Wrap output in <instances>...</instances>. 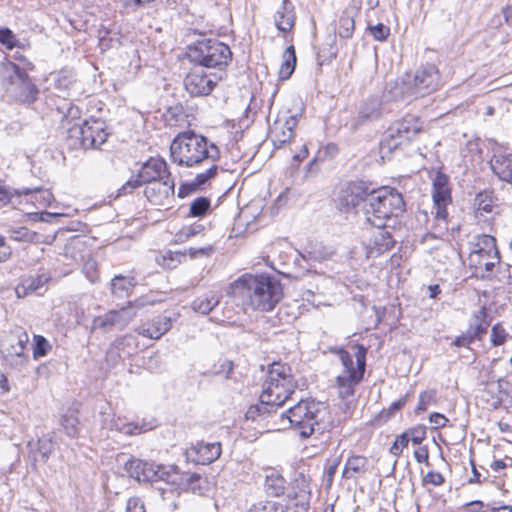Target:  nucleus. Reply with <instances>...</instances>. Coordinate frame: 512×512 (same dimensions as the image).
Segmentation results:
<instances>
[{
    "label": "nucleus",
    "mask_w": 512,
    "mask_h": 512,
    "mask_svg": "<svg viewBox=\"0 0 512 512\" xmlns=\"http://www.w3.org/2000/svg\"><path fill=\"white\" fill-rule=\"evenodd\" d=\"M170 158L181 167L194 168L206 165L208 168L196 175L191 185H181L178 196L184 198L194 187H200L215 177L218 171L216 162L220 158L218 147L206 137L193 130L178 133L170 144Z\"/></svg>",
    "instance_id": "1"
},
{
    "label": "nucleus",
    "mask_w": 512,
    "mask_h": 512,
    "mask_svg": "<svg viewBox=\"0 0 512 512\" xmlns=\"http://www.w3.org/2000/svg\"><path fill=\"white\" fill-rule=\"evenodd\" d=\"M280 281L268 274H244L231 283L228 295L244 307L271 311L282 298Z\"/></svg>",
    "instance_id": "2"
},
{
    "label": "nucleus",
    "mask_w": 512,
    "mask_h": 512,
    "mask_svg": "<svg viewBox=\"0 0 512 512\" xmlns=\"http://www.w3.org/2000/svg\"><path fill=\"white\" fill-rule=\"evenodd\" d=\"M296 381L291 368L285 364L274 362L270 365L267 378L260 394V406L251 407L247 415L253 417L255 411L271 413L273 408L282 406L294 393Z\"/></svg>",
    "instance_id": "3"
},
{
    "label": "nucleus",
    "mask_w": 512,
    "mask_h": 512,
    "mask_svg": "<svg viewBox=\"0 0 512 512\" xmlns=\"http://www.w3.org/2000/svg\"><path fill=\"white\" fill-rule=\"evenodd\" d=\"M405 210L402 195L394 188L370 189L363 212L368 223L375 228L385 227L391 217L400 216Z\"/></svg>",
    "instance_id": "4"
},
{
    "label": "nucleus",
    "mask_w": 512,
    "mask_h": 512,
    "mask_svg": "<svg viewBox=\"0 0 512 512\" xmlns=\"http://www.w3.org/2000/svg\"><path fill=\"white\" fill-rule=\"evenodd\" d=\"M342 372L336 377L338 395L342 400L349 401L355 393V386L363 379L366 367V350L359 346L355 353L356 363L353 356L345 350L337 351Z\"/></svg>",
    "instance_id": "5"
},
{
    "label": "nucleus",
    "mask_w": 512,
    "mask_h": 512,
    "mask_svg": "<svg viewBox=\"0 0 512 512\" xmlns=\"http://www.w3.org/2000/svg\"><path fill=\"white\" fill-rule=\"evenodd\" d=\"M421 130L422 125L419 119L413 115H408L391 124L379 144L381 158L390 159L394 152L402 150Z\"/></svg>",
    "instance_id": "6"
},
{
    "label": "nucleus",
    "mask_w": 512,
    "mask_h": 512,
    "mask_svg": "<svg viewBox=\"0 0 512 512\" xmlns=\"http://www.w3.org/2000/svg\"><path fill=\"white\" fill-rule=\"evenodd\" d=\"M325 415L326 407L323 403L315 400H300L282 414V419L299 431L302 437L307 438L313 434L315 426L319 425Z\"/></svg>",
    "instance_id": "7"
},
{
    "label": "nucleus",
    "mask_w": 512,
    "mask_h": 512,
    "mask_svg": "<svg viewBox=\"0 0 512 512\" xmlns=\"http://www.w3.org/2000/svg\"><path fill=\"white\" fill-rule=\"evenodd\" d=\"M441 77L438 68L429 64L419 68L413 79L396 83L394 98L413 99L424 97L436 91L441 86Z\"/></svg>",
    "instance_id": "8"
},
{
    "label": "nucleus",
    "mask_w": 512,
    "mask_h": 512,
    "mask_svg": "<svg viewBox=\"0 0 512 512\" xmlns=\"http://www.w3.org/2000/svg\"><path fill=\"white\" fill-rule=\"evenodd\" d=\"M187 55L199 67L218 68L219 72H224L223 67L230 61L232 53L229 46L222 42L201 39L188 47Z\"/></svg>",
    "instance_id": "9"
},
{
    "label": "nucleus",
    "mask_w": 512,
    "mask_h": 512,
    "mask_svg": "<svg viewBox=\"0 0 512 512\" xmlns=\"http://www.w3.org/2000/svg\"><path fill=\"white\" fill-rule=\"evenodd\" d=\"M3 87L9 98L20 103L31 104L36 101L39 90L27 73L18 65L8 62L3 68Z\"/></svg>",
    "instance_id": "10"
},
{
    "label": "nucleus",
    "mask_w": 512,
    "mask_h": 512,
    "mask_svg": "<svg viewBox=\"0 0 512 512\" xmlns=\"http://www.w3.org/2000/svg\"><path fill=\"white\" fill-rule=\"evenodd\" d=\"M178 473V467L175 465H155L151 462L130 458L123 462V471L120 476L132 480H165Z\"/></svg>",
    "instance_id": "11"
},
{
    "label": "nucleus",
    "mask_w": 512,
    "mask_h": 512,
    "mask_svg": "<svg viewBox=\"0 0 512 512\" xmlns=\"http://www.w3.org/2000/svg\"><path fill=\"white\" fill-rule=\"evenodd\" d=\"M70 138L78 141L84 149L99 148L107 140L105 123L99 119L85 120L68 128Z\"/></svg>",
    "instance_id": "12"
},
{
    "label": "nucleus",
    "mask_w": 512,
    "mask_h": 512,
    "mask_svg": "<svg viewBox=\"0 0 512 512\" xmlns=\"http://www.w3.org/2000/svg\"><path fill=\"white\" fill-rule=\"evenodd\" d=\"M468 261L477 272H492L500 262L495 238L490 235H481L471 250Z\"/></svg>",
    "instance_id": "13"
},
{
    "label": "nucleus",
    "mask_w": 512,
    "mask_h": 512,
    "mask_svg": "<svg viewBox=\"0 0 512 512\" xmlns=\"http://www.w3.org/2000/svg\"><path fill=\"white\" fill-rule=\"evenodd\" d=\"M143 306V302L136 300L129 302L127 306L120 310H110L104 315L95 317L91 329L103 332H109L114 328L123 329L134 319L137 314L136 310Z\"/></svg>",
    "instance_id": "14"
},
{
    "label": "nucleus",
    "mask_w": 512,
    "mask_h": 512,
    "mask_svg": "<svg viewBox=\"0 0 512 512\" xmlns=\"http://www.w3.org/2000/svg\"><path fill=\"white\" fill-rule=\"evenodd\" d=\"M224 75L225 72L207 73L203 67L196 66L186 75L184 86L191 96H205L213 90Z\"/></svg>",
    "instance_id": "15"
},
{
    "label": "nucleus",
    "mask_w": 512,
    "mask_h": 512,
    "mask_svg": "<svg viewBox=\"0 0 512 512\" xmlns=\"http://www.w3.org/2000/svg\"><path fill=\"white\" fill-rule=\"evenodd\" d=\"M29 342L27 332L22 331L17 335H10L2 340L0 351L7 362L14 367L23 366L28 359L25 353L26 345Z\"/></svg>",
    "instance_id": "16"
},
{
    "label": "nucleus",
    "mask_w": 512,
    "mask_h": 512,
    "mask_svg": "<svg viewBox=\"0 0 512 512\" xmlns=\"http://www.w3.org/2000/svg\"><path fill=\"white\" fill-rule=\"evenodd\" d=\"M297 123V116L291 115L288 111L280 112L277 115L269 130V138L275 148H281L291 141Z\"/></svg>",
    "instance_id": "17"
},
{
    "label": "nucleus",
    "mask_w": 512,
    "mask_h": 512,
    "mask_svg": "<svg viewBox=\"0 0 512 512\" xmlns=\"http://www.w3.org/2000/svg\"><path fill=\"white\" fill-rule=\"evenodd\" d=\"M432 199L435 209V217L445 221L447 218L446 207L451 203V189L447 175L438 172L432 181Z\"/></svg>",
    "instance_id": "18"
},
{
    "label": "nucleus",
    "mask_w": 512,
    "mask_h": 512,
    "mask_svg": "<svg viewBox=\"0 0 512 512\" xmlns=\"http://www.w3.org/2000/svg\"><path fill=\"white\" fill-rule=\"evenodd\" d=\"M369 188L363 183H351L341 189L337 196V205L340 210L348 211L361 203L366 204Z\"/></svg>",
    "instance_id": "19"
},
{
    "label": "nucleus",
    "mask_w": 512,
    "mask_h": 512,
    "mask_svg": "<svg viewBox=\"0 0 512 512\" xmlns=\"http://www.w3.org/2000/svg\"><path fill=\"white\" fill-rule=\"evenodd\" d=\"M174 186L175 183L171 178L152 181L146 185L144 194L151 204L163 207L173 198Z\"/></svg>",
    "instance_id": "20"
},
{
    "label": "nucleus",
    "mask_w": 512,
    "mask_h": 512,
    "mask_svg": "<svg viewBox=\"0 0 512 512\" xmlns=\"http://www.w3.org/2000/svg\"><path fill=\"white\" fill-rule=\"evenodd\" d=\"M508 398H512V385L506 380L489 382L481 391V399L494 409Z\"/></svg>",
    "instance_id": "21"
},
{
    "label": "nucleus",
    "mask_w": 512,
    "mask_h": 512,
    "mask_svg": "<svg viewBox=\"0 0 512 512\" xmlns=\"http://www.w3.org/2000/svg\"><path fill=\"white\" fill-rule=\"evenodd\" d=\"M221 455V444L219 442L204 443L198 442L186 451V457L197 464H210Z\"/></svg>",
    "instance_id": "22"
},
{
    "label": "nucleus",
    "mask_w": 512,
    "mask_h": 512,
    "mask_svg": "<svg viewBox=\"0 0 512 512\" xmlns=\"http://www.w3.org/2000/svg\"><path fill=\"white\" fill-rule=\"evenodd\" d=\"M139 177L147 184L152 181L165 180L170 177L167 163L161 158H151L143 164Z\"/></svg>",
    "instance_id": "23"
},
{
    "label": "nucleus",
    "mask_w": 512,
    "mask_h": 512,
    "mask_svg": "<svg viewBox=\"0 0 512 512\" xmlns=\"http://www.w3.org/2000/svg\"><path fill=\"white\" fill-rule=\"evenodd\" d=\"M394 239L391 234L383 228H376L366 246H367V256L368 257H377L378 255L390 250L394 246Z\"/></svg>",
    "instance_id": "24"
},
{
    "label": "nucleus",
    "mask_w": 512,
    "mask_h": 512,
    "mask_svg": "<svg viewBox=\"0 0 512 512\" xmlns=\"http://www.w3.org/2000/svg\"><path fill=\"white\" fill-rule=\"evenodd\" d=\"M171 329V320L166 316H157L147 324L136 328V332L146 338L158 340Z\"/></svg>",
    "instance_id": "25"
},
{
    "label": "nucleus",
    "mask_w": 512,
    "mask_h": 512,
    "mask_svg": "<svg viewBox=\"0 0 512 512\" xmlns=\"http://www.w3.org/2000/svg\"><path fill=\"white\" fill-rule=\"evenodd\" d=\"M493 173L502 181L512 184V153L497 151L491 159Z\"/></svg>",
    "instance_id": "26"
},
{
    "label": "nucleus",
    "mask_w": 512,
    "mask_h": 512,
    "mask_svg": "<svg viewBox=\"0 0 512 512\" xmlns=\"http://www.w3.org/2000/svg\"><path fill=\"white\" fill-rule=\"evenodd\" d=\"M381 116V101L378 98H369L359 108L355 120V128L358 125L374 121Z\"/></svg>",
    "instance_id": "27"
},
{
    "label": "nucleus",
    "mask_w": 512,
    "mask_h": 512,
    "mask_svg": "<svg viewBox=\"0 0 512 512\" xmlns=\"http://www.w3.org/2000/svg\"><path fill=\"white\" fill-rule=\"evenodd\" d=\"M358 10L354 6H347L339 18L338 24V35L341 38H350L353 35L355 29L354 18L357 15Z\"/></svg>",
    "instance_id": "28"
},
{
    "label": "nucleus",
    "mask_w": 512,
    "mask_h": 512,
    "mask_svg": "<svg viewBox=\"0 0 512 512\" xmlns=\"http://www.w3.org/2000/svg\"><path fill=\"white\" fill-rule=\"evenodd\" d=\"M276 27L282 31H290L294 25V13L288 0H283L281 7L275 13Z\"/></svg>",
    "instance_id": "29"
},
{
    "label": "nucleus",
    "mask_w": 512,
    "mask_h": 512,
    "mask_svg": "<svg viewBox=\"0 0 512 512\" xmlns=\"http://www.w3.org/2000/svg\"><path fill=\"white\" fill-rule=\"evenodd\" d=\"M489 325L486 309L482 307L479 311L474 313L473 321L470 323L467 332L473 340L481 339L482 335L487 332Z\"/></svg>",
    "instance_id": "30"
},
{
    "label": "nucleus",
    "mask_w": 512,
    "mask_h": 512,
    "mask_svg": "<svg viewBox=\"0 0 512 512\" xmlns=\"http://www.w3.org/2000/svg\"><path fill=\"white\" fill-rule=\"evenodd\" d=\"M135 285L133 277L116 275L111 281V292L118 298H125L130 295Z\"/></svg>",
    "instance_id": "31"
},
{
    "label": "nucleus",
    "mask_w": 512,
    "mask_h": 512,
    "mask_svg": "<svg viewBox=\"0 0 512 512\" xmlns=\"http://www.w3.org/2000/svg\"><path fill=\"white\" fill-rule=\"evenodd\" d=\"M219 302V296L217 294L209 292L196 298L192 302L191 308L195 312L206 315L210 313L219 304Z\"/></svg>",
    "instance_id": "32"
},
{
    "label": "nucleus",
    "mask_w": 512,
    "mask_h": 512,
    "mask_svg": "<svg viewBox=\"0 0 512 512\" xmlns=\"http://www.w3.org/2000/svg\"><path fill=\"white\" fill-rule=\"evenodd\" d=\"M48 281V278L44 275L30 277L24 279L21 284L16 287V295L18 298L25 297L27 294L39 290Z\"/></svg>",
    "instance_id": "33"
},
{
    "label": "nucleus",
    "mask_w": 512,
    "mask_h": 512,
    "mask_svg": "<svg viewBox=\"0 0 512 512\" xmlns=\"http://www.w3.org/2000/svg\"><path fill=\"white\" fill-rule=\"evenodd\" d=\"M366 467V459L356 456L350 458L343 470V477L346 479L360 478L363 476Z\"/></svg>",
    "instance_id": "34"
},
{
    "label": "nucleus",
    "mask_w": 512,
    "mask_h": 512,
    "mask_svg": "<svg viewBox=\"0 0 512 512\" xmlns=\"http://www.w3.org/2000/svg\"><path fill=\"white\" fill-rule=\"evenodd\" d=\"M296 64V55L293 46H289L283 53V62L279 69V76L282 80L288 79L294 69Z\"/></svg>",
    "instance_id": "35"
},
{
    "label": "nucleus",
    "mask_w": 512,
    "mask_h": 512,
    "mask_svg": "<svg viewBox=\"0 0 512 512\" xmlns=\"http://www.w3.org/2000/svg\"><path fill=\"white\" fill-rule=\"evenodd\" d=\"M152 428V425L143 424L140 426L139 424L135 423H125L120 419L114 420L110 427V429H115L126 435L140 434L142 432L151 430Z\"/></svg>",
    "instance_id": "36"
},
{
    "label": "nucleus",
    "mask_w": 512,
    "mask_h": 512,
    "mask_svg": "<svg viewBox=\"0 0 512 512\" xmlns=\"http://www.w3.org/2000/svg\"><path fill=\"white\" fill-rule=\"evenodd\" d=\"M10 238L15 241L35 243L38 241V234L26 227H13L9 230Z\"/></svg>",
    "instance_id": "37"
},
{
    "label": "nucleus",
    "mask_w": 512,
    "mask_h": 512,
    "mask_svg": "<svg viewBox=\"0 0 512 512\" xmlns=\"http://www.w3.org/2000/svg\"><path fill=\"white\" fill-rule=\"evenodd\" d=\"M30 192V188L12 189L10 187L0 185V205L10 204L14 197L28 195Z\"/></svg>",
    "instance_id": "38"
},
{
    "label": "nucleus",
    "mask_w": 512,
    "mask_h": 512,
    "mask_svg": "<svg viewBox=\"0 0 512 512\" xmlns=\"http://www.w3.org/2000/svg\"><path fill=\"white\" fill-rule=\"evenodd\" d=\"M61 425L69 437H76L79 434L80 422L75 414L71 413L63 415Z\"/></svg>",
    "instance_id": "39"
},
{
    "label": "nucleus",
    "mask_w": 512,
    "mask_h": 512,
    "mask_svg": "<svg viewBox=\"0 0 512 512\" xmlns=\"http://www.w3.org/2000/svg\"><path fill=\"white\" fill-rule=\"evenodd\" d=\"M210 209V200L206 197H198L190 204L189 215L202 217Z\"/></svg>",
    "instance_id": "40"
},
{
    "label": "nucleus",
    "mask_w": 512,
    "mask_h": 512,
    "mask_svg": "<svg viewBox=\"0 0 512 512\" xmlns=\"http://www.w3.org/2000/svg\"><path fill=\"white\" fill-rule=\"evenodd\" d=\"M493 196L491 192L483 191L477 194L475 198V206L478 212L489 213L493 208Z\"/></svg>",
    "instance_id": "41"
},
{
    "label": "nucleus",
    "mask_w": 512,
    "mask_h": 512,
    "mask_svg": "<svg viewBox=\"0 0 512 512\" xmlns=\"http://www.w3.org/2000/svg\"><path fill=\"white\" fill-rule=\"evenodd\" d=\"M120 44L117 33H111L109 31H100L99 34V47L101 50H107L114 48Z\"/></svg>",
    "instance_id": "42"
},
{
    "label": "nucleus",
    "mask_w": 512,
    "mask_h": 512,
    "mask_svg": "<svg viewBox=\"0 0 512 512\" xmlns=\"http://www.w3.org/2000/svg\"><path fill=\"white\" fill-rule=\"evenodd\" d=\"M50 349L51 345L46 338L41 335L34 336L33 357L35 359L46 356Z\"/></svg>",
    "instance_id": "43"
},
{
    "label": "nucleus",
    "mask_w": 512,
    "mask_h": 512,
    "mask_svg": "<svg viewBox=\"0 0 512 512\" xmlns=\"http://www.w3.org/2000/svg\"><path fill=\"white\" fill-rule=\"evenodd\" d=\"M507 336L508 333L500 324H495L492 327L491 342L494 346L502 345L506 341Z\"/></svg>",
    "instance_id": "44"
},
{
    "label": "nucleus",
    "mask_w": 512,
    "mask_h": 512,
    "mask_svg": "<svg viewBox=\"0 0 512 512\" xmlns=\"http://www.w3.org/2000/svg\"><path fill=\"white\" fill-rule=\"evenodd\" d=\"M0 43L7 49L12 50L17 43L14 33L8 28L0 29Z\"/></svg>",
    "instance_id": "45"
},
{
    "label": "nucleus",
    "mask_w": 512,
    "mask_h": 512,
    "mask_svg": "<svg viewBox=\"0 0 512 512\" xmlns=\"http://www.w3.org/2000/svg\"><path fill=\"white\" fill-rule=\"evenodd\" d=\"M409 439L408 433H403L397 436L390 448V453L394 456H399L402 453L403 448L408 445Z\"/></svg>",
    "instance_id": "46"
},
{
    "label": "nucleus",
    "mask_w": 512,
    "mask_h": 512,
    "mask_svg": "<svg viewBox=\"0 0 512 512\" xmlns=\"http://www.w3.org/2000/svg\"><path fill=\"white\" fill-rule=\"evenodd\" d=\"M31 192L28 194H35L36 201L40 202L42 205H49L53 200V195L49 190H44L39 187L30 189Z\"/></svg>",
    "instance_id": "47"
},
{
    "label": "nucleus",
    "mask_w": 512,
    "mask_h": 512,
    "mask_svg": "<svg viewBox=\"0 0 512 512\" xmlns=\"http://www.w3.org/2000/svg\"><path fill=\"white\" fill-rule=\"evenodd\" d=\"M214 252V249L212 246L208 245L205 247H190L185 250L184 254L188 255L190 258H198V257H208Z\"/></svg>",
    "instance_id": "48"
},
{
    "label": "nucleus",
    "mask_w": 512,
    "mask_h": 512,
    "mask_svg": "<svg viewBox=\"0 0 512 512\" xmlns=\"http://www.w3.org/2000/svg\"><path fill=\"white\" fill-rule=\"evenodd\" d=\"M265 492L270 497H280L284 495L285 488L282 482H267L265 485Z\"/></svg>",
    "instance_id": "49"
},
{
    "label": "nucleus",
    "mask_w": 512,
    "mask_h": 512,
    "mask_svg": "<svg viewBox=\"0 0 512 512\" xmlns=\"http://www.w3.org/2000/svg\"><path fill=\"white\" fill-rule=\"evenodd\" d=\"M435 392L434 391H425L422 392L419 396V403L417 405L418 411H425L428 406L434 401Z\"/></svg>",
    "instance_id": "50"
},
{
    "label": "nucleus",
    "mask_w": 512,
    "mask_h": 512,
    "mask_svg": "<svg viewBox=\"0 0 512 512\" xmlns=\"http://www.w3.org/2000/svg\"><path fill=\"white\" fill-rule=\"evenodd\" d=\"M155 0H121L122 6L127 11H136L140 8H144Z\"/></svg>",
    "instance_id": "51"
},
{
    "label": "nucleus",
    "mask_w": 512,
    "mask_h": 512,
    "mask_svg": "<svg viewBox=\"0 0 512 512\" xmlns=\"http://www.w3.org/2000/svg\"><path fill=\"white\" fill-rule=\"evenodd\" d=\"M145 183L140 177L139 174L135 177L129 179L120 189L119 194H127L131 193L134 189L139 187L141 184Z\"/></svg>",
    "instance_id": "52"
},
{
    "label": "nucleus",
    "mask_w": 512,
    "mask_h": 512,
    "mask_svg": "<svg viewBox=\"0 0 512 512\" xmlns=\"http://www.w3.org/2000/svg\"><path fill=\"white\" fill-rule=\"evenodd\" d=\"M389 31V28L383 24H377L375 26L370 27V32L372 36L374 37V39L378 41L385 40L389 35Z\"/></svg>",
    "instance_id": "53"
},
{
    "label": "nucleus",
    "mask_w": 512,
    "mask_h": 512,
    "mask_svg": "<svg viewBox=\"0 0 512 512\" xmlns=\"http://www.w3.org/2000/svg\"><path fill=\"white\" fill-rule=\"evenodd\" d=\"M126 512H145L144 504L138 497H131L127 501Z\"/></svg>",
    "instance_id": "54"
},
{
    "label": "nucleus",
    "mask_w": 512,
    "mask_h": 512,
    "mask_svg": "<svg viewBox=\"0 0 512 512\" xmlns=\"http://www.w3.org/2000/svg\"><path fill=\"white\" fill-rule=\"evenodd\" d=\"M79 116H80L79 108L77 106L70 105L67 109L65 116H64L63 126L67 127V129L70 128L69 127L70 119L74 120V119L79 118Z\"/></svg>",
    "instance_id": "55"
},
{
    "label": "nucleus",
    "mask_w": 512,
    "mask_h": 512,
    "mask_svg": "<svg viewBox=\"0 0 512 512\" xmlns=\"http://www.w3.org/2000/svg\"><path fill=\"white\" fill-rule=\"evenodd\" d=\"M248 512H277V508L273 503H258L253 505Z\"/></svg>",
    "instance_id": "56"
},
{
    "label": "nucleus",
    "mask_w": 512,
    "mask_h": 512,
    "mask_svg": "<svg viewBox=\"0 0 512 512\" xmlns=\"http://www.w3.org/2000/svg\"><path fill=\"white\" fill-rule=\"evenodd\" d=\"M429 421L435 429H439L446 425L448 419L443 414L433 413L430 415Z\"/></svg>",
    "instance_id": "57"
},
{
    "label": "nucleus",
    "mask_w": 512,
    "mask_h": 512,
    "mask_svg": "<svg viewBox=\"0 0 512 512\" xmlns=\"http://www.w3.org/2000/svg\"><path fill=\"white\" fill-rule=\"evenodd\" d=\"M259 477L264 478V480H281V479H283V477L279 474L278 470L275 468L263 469V474L259 475Z\"/></svg>",
    "instance_id": "58"
},
{
    "label": "nucleus",
    "mask_w": 512,
    "mask_h": 512,
    "mask_svg": "<svg viewBox=\"0 0 512 512\" xmlns=\"http://www.w3.org/2000/svg\"><path fill=\"white\" fill-rule=\"evenodd\" d=\"M145 365L150 370H158L161 367V359L157 353H154L153 355L149 356L147 361H145Z\"/></svg>",
    "instance_id": "59"
},
{
    "label": "nucleus",
    "mask_w": 512,
    "mask_h": 512,
    "mask_svg": "<svg viewBox=\"0 0 512 512\" xmlns=\"http://www.w3.org/2000/svg\"><path fill=\"white\" fill-rule=\"evenodd\" d=\"M39 452L43 458H47L52 449V442L49 439H42L39 441Z\"/></svg>",
    "instance_id": "60"
},
{
    "label": "nucleus",
    "mask_w": 512,
    "mask_h": 512,
    "mask_svg": "<svg viewBox=\"0 0 512 512\" xmlns=\"http://www.w3.org/2000/svg\"><path fill=\"white\" fill-rule=\"evenodd\" d=\"M473 341L474 340L472 339V337L467 333L465 335L457 337L454 341V345L457 347L468 346Z\"/></svg>",
    "instance_id": "61"
},
{
    "label": "nucleus",
    "mask_w": 512,
    "mask_h": 512,
    "mask_svg": "<svg viewBox=\"0 0 512 512\" xmlns=\"http://www.w3.org/2000/svg\"><path fill=\"white\" fill-rule=\"evenodd\" d=\"M338 468V462L332 461L329 462L325 468V476L328 478V480H331L333 476L335 475V472Z\"/></svg>",
    "instance_id": "62"
},
{
    "label": "nucleus",
    "mask_w": 512,
    "mask_h": 512,
    "mask_svg": "<svg viewBox=\"0 0 512 512\" xmlns=\"http://www.w3.org/2000/svg\"><path fill=\"white\" fill-rule=\"evenodd\" d=\"M221 369L219 371H217L218 374H224L226 377L229 376V374L232 372L233 370V362L230 361V360H225L222 364H221Z\"/></svg>",
    "instance_id": "63"
},
{
    "label": "nucleus",
    "mask_w": 512,
    "mask_h": 512,
    "mask_svg": "<svg viewBox=\"0 0 512 512\" xmlns=\"http://www.w3.org/2000/svg\"><path fill=\"white\" fill-rule=\"evenodd\" d=\"M487 507L489 509V512H512V507L508 506V505L496 507V506H490L488 504Z\"/></svg>",
    "instance_id": "64"
}]
</instances>
